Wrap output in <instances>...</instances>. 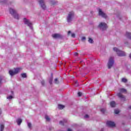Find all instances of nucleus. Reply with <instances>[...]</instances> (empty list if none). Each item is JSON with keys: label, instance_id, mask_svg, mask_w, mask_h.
Listing matches in <instances>:
<instances>
[{"label": "nucleus", "instance_id": "1", "mask_svg": "<svg viewBox=\"0 0 131 131\" xmlns=\"http://www.w3.org/2000/svg\"><path fill=\"white\" fill-rule=\"evenodd\" d=\"M21 70H22L21 68H17L14 69V71L10 70L9 72V73L10 75H11V76H13L15 74L19 73V72H20V71H21Z\"/></svg>", "mask_w": 131, "mask_h": 131}, {"label": "nucleus", "instance_id": "2", "mask_svg": "<svg viewBox=\"0 0 131 131\" xmlns=\"http://www.w3.org/2000/svg\"><path fill=\"white\" fill-rule=\"evenodd\" d=\"M114 51L116 52L119 57H124V56H125V53L124 52L119 50V49L116 47L114 48Z\"/></svg>", "mask_w": 131, "mask_h": 131}, {"label": "nucleus", "instance_id": "3", "mask_svg": "<svg viewBox=\"0 0 131 131\" xmlns=\"http://www.w3.org/2000/svg\"><path fill=\"white\" fill-rule=\"evenodd\" d=\"M120 93L117 94V96H118V97L120 99H125V97H124V96H123V95H122V94H121V93H126V90H125V89L122 88L120 89Z\"/></svg>", "mask_w": 131, "mask_h": 131}, {"label": "nucleus", "instance_id": "4", "mask_svg": "<svg viewBox=\"0 0 131 131\" xmlns=\"http://www.w3.org/2000/svg\"><path fill=\"white\" fill-rule=\"evenodd\" d=\"M9 12L10 14H11V15H13V16H14V17L15 18V19H17V20H18L19 15H18V14H17V12H16L15 10L12 8H10Z\"/></svg>", "mask_w": 131, "mask_h": 131}, {"label": "nucleus", "instance_id": "5", "mask_svg": "<svg viewBox=\"0 0 131 131\" xmlns=\"http://www.w3.org/2000/svg\"><path fill=\"white\" fill-rule=\"evenodd\" d=\"M114 64V58L112 57H111L109 59L108 62L107 63L108 69H110L111 68H112Z\"/></svg>", "mask_w": 131, "mask_h": 131}, {"label": "nucleus", "instance_id": "6", "mask_svg": "<svg viewBox=\"0 0 131 131\" xmlns=\"http://www.w3.org/2000/svg\"><path fill=\"white\" fill-rule=\"evenodd\" d=\"M98 27L102 29V30H106L108 27L107 26V24L105 23H100L98 26Z\"/></svg>", "mask_w": 131, "mask_h": 131}, {"label": "nucleus", "instance_id": "7", "mask_svg": "<svg viewBox=\"0 0 131 131\" xmlns=\"http://www.w3.org/2000/svg\"><path fill=\"white\" fill-rule=\"evenodd\" d=\"M73 16H74V12L73 11L70 12L67 17L68 22L70 23L72 21V17Z\"/></svg>", "mask_w": 131, "mask_h": 131}, {"label": "nucleus", "instance_id": "8", "mask_svg": "<svg viewBox=\"0 0 131 131\" xmlns=\"http://www.w3.org/2000/svg\"><path fill=\"white\" fill-rule=\"evenodd\" d=\"M24 22L25 24L26 25H28L30 28H31V25H32V23L31 22L29 21V20L26 19V18H24Z\"/></svg>", "mask_w": 131, "mask_h": 131}, {"label": "nucleus", "instance_id": "9", "mask_svg": "<svg viewBox=\"0 0 131 131\" xmlns=\"http://www.w3.org/2000/svg\"><path fill=\"white\" fill-rule=\"evenodd\" d=\"M39 5H40L41 8L45 10L46 9L47 7H46V5L45 4V0H39Z\"/></svg>", "mask_w": 131, "mask_h": 131}, {"label": "nucleus", "instance_id": "10", "mask_svg": "<svg viewBox=\"0 0 131 131\" xmlns=\"http://www.w3.org/2000/svg\"><path fill=\"white\" fill-rule=\"evenodd\" d=\"M106 124L110 127H115V123L114 122H112L111 121H107L106 122Z\"/></svg>", "mask_w": 131, "mask_h": 131}, {"label": "nucleus", "instance_id": "11", "mask_svg": "<svg viewBox=\"0 0 131 131\" xmlns=\"http://www.w3.org/2000/svg\"><path fill=\"white\" fill-rule=\"evenodd\" d=\"M99 16H102L103 18H107V15H106V14H105L101 9H99Z\"/></svg>", "mask_w": 131, "mask_h": 131}, {"label": "nucleus", "instance_id": "12", "mask_svg": "<svg viewBox=\"0 0 131 131\" xmlns=\"http://www.w3.org/2000/svg\"><path fill=\"white\" fill-rule=\"evenodd\" d=\"M52 37L53 38H62V35L59 34H52Z\"/></svg>", "mask_w": 131, "mask_h": 131}, {"label": "nucleus", "instance_id": "13", "mask_svg": "<svg viewBox=\"0 0 131 131\" xmlns=\"http://www.w3.org/2000/svg\"><path fill=\"white\" fill-rule=\"evenodd\" d=\"M126 37H127V38H129V39H131V33L129 32H126V34H125Z\"/></svg>", "mask_w": 131, "mask_h": 131}, {"label": "nucleus", "instance_id": "14", "mask_svg": "<svg viewBox=\"0 0 131 131\" xmlns=\"http://www.w3.org/2000/svg\"><path fill=\"white\" fill-rule=\"evenodd\" d=\"M16 122L18 124V125H20L21 123H22V119H17L16 120Z\"/></svg>", "mask_w": 131, "mask_h": 131}, {"label": "nucleus", "instance_id": "15", "mask_svg": "<svg viewBox=\"0 0 131 131\" xmlns=\"http://www.w3.org/2000/svg\"><path fill=\"white\" fill-rule=\"evenodd\" d=\"M110 105H111V106L113 108H114V107H115V101H111L110 102Z\"/></svg>", "mask_w": 131, "mask_h": 131}, {"label": "nucleus", "instance_id": "16", "mask_svg": "<svg viewBox=\"0 0 131 131\" xmlns=\"http://www.w3.org/2000/svg\"><path fill=\"white\" fill-rule=\"evenodd\" d=\"M67 122V120H63V121H60L59 122V124L61 125H64V123Z\"/></svg>", "mask_w": 131, "mask_h": 131}, {"label": "nucleus", "instance_id": "17", "mask_svg": "<svg viewBox=\"0 0 131 131\" xmlns=\"http://www.w3.org/2000/svg\"><path fill=\"white\" fill-rule=\"evenodd\" d=\"M65 108V105H63L62 104H58V108H59L60 110H62V109H64Z\"/></svg>", "mask_w": 131, "mask_h": 131}, {"label": "nucleus", "instance_id": "18", "mask_svg": "<svg viewBox=\"0 0 131 131\" xmlns=\"http://www.w3.org/2000/svg\"><path fill=\"white\" fill-rule=\"evenodd\" d=\"M21 75L23 78H26V77H27V75H26V73H23L21 74Z\"/></svg>", "mask_w": 131, "mask_h": 131}, {"label": "nucleus", "instance_id": "19", "mask_svg": "<svg viewBox=\"0 0 131 131\" xmlns=\"http://www.w3.org/2000/svg\"><path fill=\"white\" fill-rule=\"evenodd\" d=\"M54 82L56 83V84H58L59 83V79L58 78H56L54 80Z\"/></svg>", "mask_w": 131, "mask_h": 131}, {"label": "nucleus", "instance_id": "20", "mask_svg": "<svg viewBox=\"0 0 131 131\" xmlns=\"http://www.w3.org/2000/svg\"><path fill=\"white\" fill-rule=\"evenodd\" d=\"M45 119H46L47 121H51V118H50L48 116H45Z\"/></svg>", "mask_w": 131, "mask_h": 131}, {"label": "nucleus", "instance_id": "21", "mask_svg": "<svg viewBox=\"0 0 131 131\" xmlns=\"http://www.w3.org/2000/svg\"><path fill=\"white\" fill-rule=\"evenodd\" d=\"M89 42H90V43H94V40H93V39L89 38V40H88Z\"/></svg>", "mask_w": 131, "mask_h": 131}, {"label": "nucleus", "instance_id": "22", "mask_svg": "<svg viewBox=\"0 0 131 131\" xmlns=\"http://www.w3.org/2000/svg\"><path fill=\"white\" fill-rule=\"evenodd\" d=\"M5 128V125L3 124L1 125V131H4V129Z\"/></svg>", "mask_w": 131, "mask_h": 131}, {"label": "nucleus", "instance_id": "23", "mask_svg": "<svg viewBox=\"0 0 131 131\" xmlns=\"http://www.w3.org/2000/svg\"><path fill=\"white\" fill-rule=\"evenodd\" d=\"M122 82H127V79H126V78H122Z\"/></svg>", "mask_w": 131, "mask_h": 131}, {"label": "nucleus", "instance_id": "24", "mask_svg": "<svg viewBox=\"0 0 131 131\" xmlns=\"http://www.w3.org/2000/svg\"><path fill=\"white\" fill-rule=\"evenodd\" d=\"M114 112H115V114H119L120 112H119V110H115Z\"/></svg>", "mask_w": 131, "mask_h": 131}, {"label": "nucleus", "instance_id": "25", "mask_svg": "<svg viewBox=\"0 0 131 131\" xmlns=\"http://www.w3.org/2000/svg\"><path fill=\"white\" fill-rule=\"evenodd\" d=\"M75 86H78V81L77 80L75 81Z\"/></svg>", "mask_w": 131, "mask_h": 131}, {"label": "nucleus", "instance_id": "26", "mask_svg": "<svg viewBox=\"0 0 131 131\" xmlns=\"http://www.w3.org/2000/svg\"><path fill=\"white\" fill-rule=\"evenodd\" d=\"M7 99H8L9 100H11V99H13V96L10 95V96L7 97Z\"/></svg>", "mask_w": 131, "mask_h": 131}, {"label": "nucleus", "instance_id": "27", "mask_svg": "<svg viewBox=\"0 0 131 131\" xmlns=\"http://www.w3.org/2000/svg\"><path fill=\"white\" fill-rule=\"evenodd\" d=\"M100 111L102 112V113H104L106 111V110H105L104 108H101Z\"/></svg>", "mask_w": 131, "mask_h": 131}, {"label": "nucleus", "instance_id": "28", "mask_svg": "<svg viewBox=\"0 0 131 131\" xmlns=\"http://www.w3.org/2000/svg\"><path fill=\"white\" fill-rule=\"evenodd\" d=\"M81 95H82V93H81V92H79L78 93V97H81Z\"/></svg>", "mask_w": 131, "mask_h": 131}, {"label": "nucleus", "instance_id": "29", "mask_svg": "<svg viewBox=\"0 0 131 131\" xmlns=\"http://www.w3.org/2000/svg\"><path fill=\"white\" fill-rule=\"evenodd\" d=\"M28 126L29 127V128H30V127H31V123H28Z\"/></svg>", "mask_w": 131, "mask_h": 131}, {"label": "nucleus", "instance_id": "30", "mask_svg": "<svg viewBox=\"0 0 131 131\" xmlns=\"http://www.w3.org/2000/svg\"><path fill=\"white\" fill-rule=\"evenodd\" d=\"M71 37H73V38L75 37V33H72L71 34Z\"/></svg>", "mask_w": 131, "mask_h": 131}, {"label": "nucleus", "instance_id": "31", "mask_svg": "<svg viewBox=\"0 0 131 131\" xmlns=\"http://www.w3.org/2000/svg\"><path fill=\"white\" fill-rule=\"evenodd\" d=\"M51 5H56V2H55L54 1H51Z\"/></svg>", "mask_w": 131, "mask_h": 131}, {"label": "nucleus", "instance_id": "32", "mask_svg": "<svg viewBox=\"0 0 131 131\" xmlns=\"http://www.w3.org/2000/svg\"><path fill=\"white\" fill-rule=\"evenodd\" d=\"M52 81H53L52 78H51L49 80V83H50V84H52Z\"/></svg>", "mask_w": 131, "mask_h": 131}, {"label": "nucleus", "instance_id": "33", "mask_svg": "<svg viewBox=\"0 0 131 131\" xmlns=\"http://www.w3.org/2000/svg\"><path fill=\"white\" fill-rule=\"evenodd\" d=\"M41 83L42 85H45V81L44 80L41 81Z\"/></svg>", "mask_w": 131, "mask_h": 131}, {"label": "nucleus", "instance_id": "34", "mask_svg": "<svg viewBox=\"0 0 131 131\" xmlns=\"http://www.w3.org/2000/svg\"><path fill=\"white\" fill-rule=\"evenodd\" d=\"M71 33V31H69L68 32V35H70Z\"/></svg>", "mask_w": 131, "mask_h": 131}, {"label": "nucleus", "instance_id": "35", "mask_svg": "<svg viewBox=\"0 0 131 131\" xmlns=\"http://www.w3.org/2000/svg\"><path fill=\"white\" fill-rule=\"evenodd\" d=\"M85 118H89V115H85L84 116Z\"/></svg>", "mask_w": 131, "mask_h": 131}, {"label": "nucleus", "instance_id": "36", "mask_svg": "<svg viewBox=\"0 0 131 131\" xmlns=\"http://www.w3.org/2000/svg\"><path fill=\"white\" fill-rule=\"evenodd\" d=\"M81 39L82 40H85V37H82Z\"/></svg>", "mask_w": 131, "mask_h": 131}, {"label": "nucleus", "instance_id": "37", "mask_svg": "<svg viewBox=\"0 0 131 131\" xmlns=\"http://www.w3.org/2000/svg\"><path fill=\"white\" fill-rule=\"evenodd\" d=\"M3 80V78L2 77H0V84L2 83V80Z\"/></svg>", "mask_w": 131, "mask_h": 131}, {"label": "nucleus", "instance_id": "38", "mask_svg": "<svg viewBox=\"0 0 131 131\" xmlns=\"http://www.w3.org/2000/svg\"><path fill=\"white\" fill-rule=\"evenodd\" d=\"M78 53H77V52H75V56H77Z\"/></svg>", "mask_w": 131, "mask_h": 131}, {"label": "nucleus", "instance_id": "39", "mask_svg": "<svg viewBox=\"0 0 131 131\" xmlns=\"http://www.w3.org/2000/svg\"><path fill=\"white\" fill-rule=\"evenodd\" d=\"M128 108L131 109V105L129 106Z\"/></svg>", "mask_w": 131, "mask_h": 131}, {"label": "nucleus", "instance_id": "40", "mask_svg": "<svg viewBox=\"0 0 131 131\" xmlns=\"http://www.w3.org/2000/svg\"><path fill=\"white\" fill-rule=\"evenodd\" d=\"M100 131H104V129H101Z\"/></svg>", "mask_w": 131, "mask_h": 131}, {"label": "nucleus", "instance_id": "41", "mask_svg": "<svg viewBox=\"0 0 131 131\" xmlns=\"http://www.w3.org/2000/svg\"><path fill=\"white\" fill-rule=\"evenodd\" d=\"M2 114V112H1V111H0V115H1Z\"/></svg>", "mask_w": 131, "mask_h": 131}, {"label": "nucleus", "instance_id": "42", "mask_svg": "<svg viewBox=\"0 0 131 131\" xmlns=\"http://www.w3.org/2000/svg\"><path fill=\"white\" fill-rule=\"evenodd\" d=\"M126 131H128V129L126 130Z\"/></svg>", "mask_w": 131, "mask_h": 131}]
</instances>
